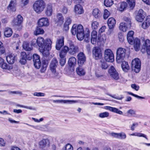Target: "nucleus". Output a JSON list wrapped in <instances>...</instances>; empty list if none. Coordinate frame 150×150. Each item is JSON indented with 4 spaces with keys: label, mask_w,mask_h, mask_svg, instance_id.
Segmentation results:
<instances>
[{
    "label": "nucleus",
    "mask_w": 150,
    "mask_h": 150,
    "mask_svg": "<svg viewBox=\"0 0 150 150\" xmlns=\"http://www.w3.org/2000/svg\"><path fill=\"white\" fill-rule=\"evenodd\" d=\"M38 45L40 47V52L43 55L46 57L49 54V51L51 49L52 42L50 39H46L45 43L43 38L39 37L37 38Z\"/></svg>",
    "instance_id": "f03ea898"
},
{
    "label": "nucleus",
    "mask_w": 150,
    "mask_h": 150,
    "mask_svg": "<svg viewBox=\"0 0 150 150\" xmlns=\"http://www.w3.org/2000/svg\"><path fill=\"white\" fill-rule=\"evenodd\" d=\"M100 11L98 8L94 9L93 11V15L96 18H98L100 17Z\"/></svg>",
    "instance_id": "e433bc0d"
},
{
    "label": "nucleus",
    "mask_w": 150,
    "mask_h": 150,
    "mask_svg": "<svg viewBox=\"0 0 150 150\" xmlns=\"http://www.w3.org/2000/svg\"><path fill=\"white\" fill-rule=\"evenodd\" d=\"M131 135L132 136H137L139 137H143L146 138L147 140H148V139L146 135L142 133H135L132 134H131Z\"/></svg>",
    "instance_id": "09e8293b"
},
{
    "label": "nucleus",
    "mask_w": 150,
    "mask_h": 150,
    "mask_svg": "<svg viewBox=\"0 0 150 150\" xmlns=\"http://www.w3.org/2000/svg\"><path fill=\"white\" fill-rule=\"evenodd\" d=\"M150 26V16L146 17L145 20L142 23V27L144 29H147Z\"/></svg>",
    "instance_id": "a211bd4d"
},
{
    "label": "nucleus",
    "mask_w": 150,
    "mask_h": 150,
    "mask_svg": "<svg viewBox=\"0 0 150 150\" xmlns=\"http://www.w3.org/2000/svg\"><path fill=\"white\" fill-rule=\"evenodd\" d=\"M91 25L92 29L93 30H96L99 26V23L97 21H93Z\"/></svg>",
    "instance_id": "ea45409f"
},
{
    "label": "nucleus",
    "mask_w": 150,
    "mask_h": 150,
    "mask_svg": "<svg viewBox=\"0 0 150 150\" xmlns=\"http://www.w3.org/2000/svg\"><path fill=\"white\" fill-rule=\"evenodd\" d=\"M107 95L117 100H122L123 98V97H122V96L121 97H119L116 96L115 95H112L109 94H107Z\"/></svg>",
    "instance_id": "4d7b16f0"
},
{
    "label": "nucleus",
    "mask_w": 150,
    "mask_h": 150,
    "mask_svg": "<svg viewBox=\"0 0 150 150\" xmlns=\"http://www.w3.org/2000/svg\"><path fill=\"white\" fill-rule=\"evenodd\" d=\"M97 34V32L95 30L93 31L91 33V42L93 44H94L96 43Z\"/></svg>",
    "instance_id": "b1692460"
},
{
    "label": "nucleus",
    "mask_w": 150,
    "mask_h": 150,
    "mask_svg": "<svg viewBox=\"0 0 150 150\" xmlns=\"http://www.w3.org/2000/svg\"><path fill=\"white\" fill-rule=\"evenodd\" d=\"M128 93L129 94L131 95L136 98H140V99H144V97L139 96L131 92H128Z\"/></svg>",
    "instance_id": "052dcab7"
},
{
    "label": "nucleus",
    "mask_w": 150,
    "mask_h": 150,
    "mask_svg": "<svg viewBox=\"0 0 150 150\" xmlns=\"http://www.w3.org/2000/svg\"><path fill=\"white\" fill-rule=\"evenodd\" d=\"M45 93L41 92H35L34 93L33 95L37 96H45Z\"/></svg>",
    "instance_id": "bf43d9fd"
},
{
    "label": "nucleus",
    "mask_w": 150,
    "mask_h": 150,
    "mask_svg": "<svg viewBox=\"0 0 150 150\" xmlns=\"http://www.w3.org/2000/svg\"><path fill=\"white\" fill-rule=\"evenodd\" d=\"M92 54L93 57L96 59H100L102 56V51L100 48L95 47L93 48Z\"/></svg>",
    "instance_id": "1a4fd4ad"
},
{
    "label": "nucleus",
    "mask_w": 150,
    "mask_h": 150,
    "mask_svg": "<svg viewBox=\"0 0 150 150\" xmlns=\"http://www.w3.org/2000/svg\"><path fill=\"white\" fill-rule=\"evenodd\" d=\"M69 45V53L71 55H74L79 51L78 47L74 45L73 42L70 40L68 41Z\"/></svg>",
    "instance_id": "6e6552de"
},
{
    "label": "nucleus",
    "mask_w": 150,
    "mask_h": 150,
    "mask_svg": "<svg viewBox=\"0 0 150 150\" xmlns=\"http://www.w3.org/2000/svg\"><path fill=\"white\" fill-rule=\"evenodd\" d=\"M6 60L8 63L10 64H13L16 59V56L12 54L7 56L6 57Z\"/></svg>",
    "instance_id": "6ab92c4d"
},
{
    "label": "nucleus",
    "mask_w": 150,
    "mask_h": 150,
    "mask_svg": "<svg viewBox=\"0 0 150 150\" xmlns=\"http://www.w3.org/2000/svg\"><path fill=\"white\" fill-rule=\"evenodd\" d=\"M78 62L79 65L82 66L84 64L86 60V56L83 52L79 53L77 55Z\"/></svg>",
    "instance_id": "ddd939ff"
},
{
    "label": "nucleus",
    "mask_w": 150,
    "mask_h": 150,
    "mask_svg": "<svg viewBox=\"0 0 150 150\" xmlns=\"http://www.w3.org/2000/svg\"><path fill=\"white\" fill-rule=\"evenodd\" d=\"M127 6V3L125 2H122L120 4L119 10L120 11H122Z\"/></svg>",
    "instance_id": "37998d69"
},
{
    "label": "nucleus",
    "mask_w": 150,
    "mask_h": 150,
    "mask_svg": "<svg viewBox=\"0 0 150 150\" xmlns=\"http://www.w3.org/2000/svg\"><path fill=\"white\" fill-rule=\"evenodd\" d=\"M131 87L136 90L137 91L138 90L139 88V86L135 84H133L131 85Z\"/></svg>",
    "instance_id": "0e129e2a"
},
{
    "label": "nucleus",
    "mask_w": 150,
    "mask_h": 150,
    "mask_svg": "<svg viewBox=\"0 0 150 150\" xmlns=\"http://www.w3.org/2000/svg\"><path fill=\"white\" fill-rule=\"evenodd\" d=\"M45 5V3L43 0H38L34 4L33 8L36 13L40 14L44 10Z\"/></svg>",
    "instance_id": "20e7f679"
},
{
    "label": "nucleus",
    "mask_w": 150,
    "mask_h": 150,
    "mask_svg": "<svg viewBox=\"0 0 150 150\" xmlns=\"http://www.w3.org/2000/svg\"><path fill=\"white\" fill-rule=\"evenodd\" d=\"M31 44L33 46H37L38 45L37 39H33L31 41Z\"/></svg>",
    "instance_id": "680f3d73"
},
{
    "label": "nucleus",
    "mask_w": 150,
    "mask_h": 150,
    "mask_svg": "<svg viewBox=\"0 0 150 150\" xmlns=\"http://www.w3.org/2000/svg\"><path fill=\"white\" fill-rule=\"evenodd\" d=\"M68 52H69L68 47L66 46H64L59 53V57H65Z\"/></svg>",
    "instance_id": "a878e982"
},
{
    "label": "nucleus",
    "mask_w": 150,
    "mask_h": 150,
    "mask_svg": "<svg viewBox=\"0 0 150 150\" xmlns=\"http://www.w3.org/2000/svg\"><path fill=\"white\" fill-rule=\"evenodd\" d=\"M23 47V49L27 51H30L33 50L32 46L30 45L26 42H24Z\"/></svg>",
    "instance_id": "473e14b6"
},
{
    "label": "nucleus",
    "mask_w": 150,
    "mask_h": 150,
    "mask_svg": "<svg viewBox=\"0 0 150 150\" xmlns=\"http://www.w3.org/2000/svg\"><path fill=\"white\" fill-rule=\"evenodd\" d=\"M104 4L106 7H110L113 4V1L112 0H105Z\"/></svg>",
    "instance_id": "79ce46f5"
},
{
    "label": "nucleus",
    "mask_w": 150,
    "mask_h": 150,
    "mask_svg": "<svg viewBox=\"0 0 150 150\" xmlns=\"http://www.w3.org/2000/svg\"><path fill=\"white\" fill-rule=\"evenodd\" d=\"M127 115L135 117L136 115V112L135 110L133 109H130L128 110L127 112Z\"/></svg>",
    "instance_id": "c03bdc74"
},
{
    "label": "nucleus",
    "mask_w": 150,
    "mask_h": 150,
    "mask_svg": "<svg viewBox=\"0 0 150 150\" xmlns=\"http://www.w3.org/2000/svg\"><path fill=\"white\" fill-rule=\"evenodd\" d=\"M0 67L4 69L10 70L12 69L11 66H9L6 63L4 62L3 63L0 64Z\"/></svg>",
    "instance_id": "4c0bfd02"
},
{
    "label": "nucleus",
    "mask_w": 150,
    "mask_h": 150,
    "mask_svg": "<svg viewBox=\"0 0 150 150\" xmlns=\"http://www.w3.org/2000/svg\"><path fill=\"white\" fill-rule=\"evenodd\" d=\"M61 58L60 60V63L62 66H63L66 63V58L65 57H60Z\"/></svg>",
    "instance_id": "603ef678"
},
{
    "label": "nucleus",
    "mask_w": 150,
    "mask_h": 150,
    "mask_svg": "<svg viewBox=\"0 0 150 150\" xmlns=\"http://www.w3.org/2000/svg\"><path fill=\"white\" fill-rule=\"evenodd\" d=\"M4 33L5 36L7 37H11L13 33L11 29L9 28H6L5 29Z\"/></svg>",
    "instance_id": "72a5a7b5"
},
{
    "label": "nucleus",
    "mask_w": 150,
    "mask_h": 150,
    "mask_svg": "<svg viewBox=\"0 0 150 150\" xmlns=\"http://www.w3.org/2000/svg\"><path fill=\"white\" fill-rule=\"evenodd\" d=\"M110 13L107 9H105L103 15V18L104 19H106L110 15Z\"/></svg>",
    "instance_id": "864d4df0"
},
{
    "label": "nucleus",
    "mask_w": 150,
    "mask_h": 150,
    "mask_svg": "<svg viewBox=\"0 0 150 150\" xmlns=\"http://www.w3.org/2000/svg\"><path fill=\"white\" fill-rule=\"evenodd\" d=\"M134 32L132 31H129L127 35V40L129 43L131 45H134L135 50L137 51L139 50L140 40L137 38L134 39L133 37Z\"/></svg>",
    "instance_id": "7ed1b4c3"
},
{
    "label": "nucleus",
    "mask_w": 150,
    "mask_h": 150,
    "mask_svg": "<svg viewBox=\"0 0 150 150\" xmlns=\"http://www.w3.org/2000/svg\"><path fill=\"white\" fill-rule=\"evenodd\" d=\"M146 15V13L142 9H139L136 16V19L139 22H141L144 20Z\"/></svg>",
    "instance_id": "9b49d317"
},
{
    "label": "nucleus",
    "mask_w": 150,
    "mask_h": 150,
    "mask_svg": "<svg viewBox=\"0 0 150 150\" xmlns=\"http://www.w3.org/2000/svg\"><path fill=\"white\" fill-rule=\"evenodd\" d=\"M57 18L58 19L59 23V24H62L64 22V18L62 16V14L59 13H58L57 16Z\"/></svg>",
    "instance_id": "a19ab883"
},
{
    "label": "nucleus",
    "mask_w": 150,
    "mask_h": 150,
    "mask_svg": "<svg viewBox=\"0 0 150 150\" xmlns=\"http://www.w3.org/2000/svg\"><path fill=\"white\" fill-rule=\"evenodd\" d=\"M71 32L73 35L76 34L77 38L79 40L81 41L84 38L86 42H89L90 32L88 29H86L84 34L83 27L82 25H74Z\"/></svg>",
    "instance_id": "f257e3e1"
},
{
    "label": "nucleus",
    "mask_w": 150,
    "mask_h": 150,
    "mask_svg": "<svg viewBox=\"0 0 150 150\" xmlns=\"http://www.w3.org/2000/svg\"><path fill=\"white\" fill-rule=\"evenodd\" d=\"M127 2L130 7L133 8L135 6V0H127Z\"/></svg>",
    "instance_id": "a18cd8bd"
},
{
    "label": "nucleus",
    "mask_w": 150,
    "mask_h": 150,
    "mask_svg": "<svg viewBox=\"0 0 150 150\" xmlns=\"http://www.w3.org/2000/svg\"><path fill=\"white\" fill-rule=\"evenodd\" d=\"M71 20L70 18H67L64 24H65L66 25L67 24V25H69L71 23Z\"/></svg>",
    "instance_id": "69168bd1"
},
{
    "label": "nucleus",
    "mask_w": 150,
    "mask_h": 150,
    "mask_svg": "<svg viewBox=\"0 0 150 150\" xmlns=\"http://www.w3.org/2000/svg\"><path fill=\"white\" fill-rule=\"evenodd\" d=\"M64 45V38L61 37L57 39V40L56 48L57 50H59Z\"/></svg>",
    "instance_id": "dca6fc26"
},
{
    "label": "nucleus",
    "mask_w": 150,
    "mask_h": 150,
    "mask_svg": "<svg viewBox=\"0 0 150 150\" xmlns=\"http://www.w3.org/2000/svg\"><path fill=\"white\" fill-rule=\"evenodd\" d=\"M33 60L35 67L38 69L40 68L41 63L39 56L37 54H34L33 56Z\"/></svg>",
    "instance_id": "f8f14e48"
},
{
    "label": "nucleus",
    "mask_w": 150,
    "mask_h": 150,
    "mask_svg": "<svg viewBox=\"0 0 150 150\" xmlns=\"http://www.w3.org/2000/svg\"><path fill=\"white\" fill-rule=\"evenodd\" d=\"M29 3V0H21V5L22 7H23L27 4Z\"/></svg>",
    "instance_id": "5fc2aeb1"
},
{
    "label": "nucleus",
    "mask_w": 150,
    "mask_h": 150,
    "mask_svg": "<svg viewBox=\"0 0 150 150\" xmlns=\"http://www.w3.org/2000/svg\"><path fill=\"white\" fill-rule=\"evenodd\" d=\"M38 23V25L40 27L47 26L49 24L48 19L46 18H43L39 19Z\"/></svg>",
    "instance_id": "4468645a"
},
{
    "label": "nucleus",
    "mask_w": 150,
    "mask_h": 150,
    "mask_svg": "<svg viewBox=\"0 0 150 150\" xmlns=\"http://www.w3.org/2000/svg\"><path fill=\"white\" fill-rule=\"evenodd\" d=\"M48 64L47 61H45L42 62V66L41 67L40 71L41 72H44L46 70Z\"/></svg>",
    "instance_id": "58836bf2"
},
{
    "label": "nucleus",
    "mask_w": 150,
    "mask_h": 150,
    "mask_svg": "<svg viewBox=\"0 0 150 150\" xmlns=\"http://www.w3.org/2000/svg\"><path fill=\"white\" fill-rule=\"evenodd\" d=\"M121 67L122 70L125 72H127L130 69L128 62L125 61L122 62Z\"/></svg>",
    "instance_id": "c756f323"
},
{
    "label": "nucleus",
    "mask_w": 150,
    "mask_h": 150,
    "mask_svg": "<svg viewBox=\"0 0 150 150\" xmlns=\"http://www.w3.org/2000/svg\"><path fill=\"white\" fill-rule=\"evenodd\" d=\"M77 74L79 76L84 75L86 74V71L84 69L81 67V66L79 65V67L76 69Z\"/></svg>",
    "instance_id": "bb28decb"
},
{
    "label": "nucleus",
    "mask_w": 150,
    "mask_h": 150,
    "mask_svg": "<svg viewBox=\"0 0 150 150\" xmlns=\"http://www.w3.org/2000/svg\"><path fill=\"white\" fill-rule=\"evenodd\" d=\"M23 21V18L20 15L17 16V18L14 19L13 24L14 25H19Z\"/></svg>",
    "instance_id": "f3484780"
},
{
    "label": "nucleus",
    "mask_w": 150,
    "mask_h": 150,
    "mask_svg": "<svg viewBox=\"0 0 150 150\" xmlns=\"http://www.w3.org/2000/svg\"><path fill=\"white\" fill-rule=\"evenodd\" d=\"M58 64V62L56 59L53 58L51 61L50 63V69L53 73L56 72V69Z\"/></svg>",
    "instance_id": "2eb2a0df"
},
{
    "label": "nucleus",
    "mask_w": 150,
    "mask_h": 150,
    "mask_svg": "<svg viewBox=\"0 0 150 150\" xmlns=\"http://www.w3.org/2000/svg\"><path fill=\"white\" fill-rule=\"evenodd\" d=\"M118 37L119 41L120 42H122L124 40L123 36L121 33H119L118 34Z\"/></svg>",
    "instance_id": "13d9d810"
},
{
    "label": "nucleus",
    "mask_w": 150,
    "mask_h": 150,
    "mask_svg": "<svg viewBox=\"0 0 150 150\" xmlns=\"http://www.w3.org/2000/svg\"><path fill=\"white\" fill-rule=\"evenodd\" d=\"M113 33V28H109L107 33V34L108 36H110Z\"/></svg>",
    "instance_id": "338daca9"
},
{
    "label": "nucleus",
    "mask_w": 150,
    "mask_h": 150,
    "mask_svg": "<svg viewBox=\"0 0 150 150\" xmlns=\"http://www.w3.org/2000/svg\"><path fill=\"white\" fill-rule=\"evenodd\" d=\"M112 79L117 80L120 78V75L114 67L112 66L108 71Z\"/></svg>",
    "instance_id": "9d476101"
},
{
    "label": "nucleus",
    "mask_w": 150,
    "mask_h": 150,
    "mask_svg": "<svg viewBox=\"0 0 150 150\" xmlns=\"http://www.w3.org/2000/svg\"><path fill=\"white\" fill-rule=\"evenodd\" d=\"M44 33V31L42 28L37 27L34 32V34L37 35L39 34H42Z\"/></svg>",
    "instance_id": "c9c22d12"
},
{
    "label": "nucleus",
    "mask_w": 150,
    "mask_h": 150,
    "mask_svg": "<svg viewBox=\"0 0 150 150\" xmlns=\"http://www.w3.org/2000/svg\"><path fill=\"white\" fill-rule=\"evenodd\" d=\"M76 59L74 57L70 58L68 61L69 66L71 67H74L76 63Z\"/></svg>",
    "instance_id": "f704fd0d"
},
{
    "label": "nucleus",
    "mask_w": 150,
    "mask_h": 150,
    "mask_svg": "<svg viewBox=\"0 0 150 150\" xmlns=\"http://www.w3.org/2000/svg\"><path fill=\"white\" fill-rule=\"evenodd\" d=\"M105 109L109 110L110 111L120 115H122L123 114V112L122 111L115 108H113L109 106H106L105 107Z\"/></svg>",
    "instance_id": "4be33fe9"
},
{
    "label": "nucleus",
    "mask_w": 150,
    "mask_h": 150,
    "mask_svg": "<svg viewBox=\"0 0 150 150\" xmlns=\"http://www.w3.org/2000/svg\"><path fill=\"white\" fill-rule=\"evenodd\" d=\"M49 142V140L47 139H44L39 142V146L41 148H44L46 147Z\"/></svg>",
    "instance_id": "c85d7f7f"
},
{
    "label": "nucleus",
    "mask_w": 150,
    "mask_h": 150,
    "mask_svg": "<svg viewBox=\"0 0 150 150\" xmlns=\"http://www.w3.org/2000/svg\"><path fill=\"white\" fill-rule=\"evenodd\" d=\"M74 10L76 13L78 14L83 13L84 11L82 7L79 4L75 6Z\"/></svg>",
    "instance_id": "412c9836"
},
{
    "label": "nucleus",
    "mask_w": 150,
    "mask_h": 150,
    "mask_svg": "<svg viewBox=\"0 0 150 150\" xmlns=\"http://www.w3.org/2000/svg\"><path fill=\"white\" fill-rule=\"evenodd\" d=\"M63 150H73L72 146L69 144H67L63 148Z\"/></svg>",
    "instance_id": "49530a36"
},
{
    "label": "nucleus",
    "mask_w": 150,
    "mask_h": 150,
    "mask_svg": "<svg viewBox=\"0 0 150 150\" xmlns=\"http://www.w3.org/2000/svg\"><path fill=\"white\" fill-rule=\"evenodd\" d=\"M52 101L53 103H64L70 104L78 102V101L77 100H52Z\"/></svg>",
    "instance_id": "393cba45"
},
{
    "label": "nucleus",
    "mask_w": 150,
    "mask_h": 150,
    "mask_svg": "<svg viewBox=\"0 0 150 150\" xmlns=\"http://www.w3.org/2000/svg\"><path fill=\"white\" fill-rule=\"evenodd\" d=\"M6 144L5 142L1 138H0V146H4Z\"/></svg>",
    "instance_id": "e2e57ef3"
},
{
    "label": "nucleus",
    "mask_w": 150,
    "mask_h": 150,
    "mask_svg": "<svg viewBox=\"0 0 150 150\" xmlns=\"http://www.w3.org/2000/svg\"><path fill=\"white\" fill-rule=\"evenodd\" d=\"M109 113L108 112L101 113L99 114V117L102 118L107 117L109 116Z\"/></svg>",
    "instance_id": "8fccbe9b"
},
{
    "label": "nucleus",
    "mask_w": 150,
    "mask_h": 150,
    "mask_svg": "<svg viewBox=\"0 0 150 150\" xmlns=\"http://www.w3.org/2000/svg\"><path fill=\"white\" fill-rule=\"evenodd\" d=\"M105 60L108 62H112L114 61V56L112 51L110 49H106L104 52Z\"/></svg>",
    "instance_id": "0eeeda50"
},
{
    "label": "nucleus",
    "mask_w": 150,
    "mask_h": 150,
    "mask_svg": "<svg viewBox=\"0 0 150 150\" xmlns=\"http://www.w3.org/2000/svg\"><path fill=\"white\" fill-rule=\"evenodd\" d=\"M129 28L127 25H126V24L124 22H122L120 23L119 26L120 30L123 32H126L128 28Z\"/></svg>",
    "instance_id": "2f4dec72"
},
{
    "label": "nucleus",
    "mask_w": 150,
    "mask_h": 150,
    "mask_svg": "<svg viewBox=\"0 0 150 150\" xmlns=\"http://www.w3.org/2000/svg\"><path fill=\"white\" fill-rule=\"evenodd\" d=\"M126 137V134L123 132H121L120 133H118V139H124Z\"/></svg>",
    "instance_id": "3c124183"
},
{
    "label": "nucleus",
    "mask_w": 150,
    "mask_h": 150,
    "mask_svg": "<svg viewBox=\"0 0 150 150\" xmlns=\"http://www.w3.org/2000/svg\"><path fill=\"white\" fill-rule=\"evenodd\" d=\"M17 1V0H11L10 3L8 7V9L12 11H15Z\"/></svg>",
    "instance_id": "aec40b11"
},
{
    "label": "nucleus",
    "mask_w": 150,
    "mask_h": 150,
    "mask_svg": "<svg viewBox=\"0 0 150 150\" xmlns=\"http://www.w3.org/2000/svg\"><path fill=\"white\" fill-rule=\"evenodd\" d=\"M126 50L121 47L118 48L117 51L116 60L117 63L121 62L125 57Z\"/></svg>",
    "instance_id": "423d86ee"
},
{
    "label": "nucleus",
    "mask_w": 150,
    "mask_h": 150,
    "mask_svg": "<svg viewBox=\"0 0 150 150\" xmlns=\"http://www.w3.org/2000/svg\"><path fill=\"white\" fill-rule=\"evenodd\" d=\"M52 5L50 4L48 5L45 12L46 14L48 16H50L52 15Z\"/></svg>",
    "instance_id": "7c9ffc66"
},
{
    "label": "nucleus",
    "mask_w": 150,
    "mask_h": 150,
    "mask_svg": "<svg viewBox=\"0 0 150 150\" xmlns=\"http://www.w3.org/2000/svg\"><path fill=\"white\" fill-rule=\"evenodd\" d=\"M115 20L113 18H110L108 20L107 24L109 28H113L116 24Z\"/></svg>",
    "instance_id": "5701e85b"
},
{
    "label": "nucleus",
    "mask_w": 150,
    "mask_h": 150,
    "mask_svg": "<svg viewBox=\"0 0 150 150\" xmlns=\"http://www.w3.org/2000/svg\"><path fill=\"white\" fill-rule=\"evenodd\" d=\"M141 62L140 60L138 58H136L132 61L131 67L132 70L136 73L139 72L141 69Z\"/></svg>",
    "instance_id": "39448f33"
},
{
    "label": "nucleus",
    "mask_w": 150,
    "mask_h": 150,
    "mask_svg": "<svg viewBox=\"0 0 150 150\" xmlns=\"http://www.w3.org/2000/svg\"><path fill=\"white\" fill-rule=\"evenodd\" d=\"M101 67L102 69H107L108 67V66L106 62H102L101 61Z\"/></svg>",
    "instance_id": "6e6d98bb"
},
{
    "label": "nucleus",
    "mask_w": 150,
    "mask_h": 150,
    "mask_svg": "<svg viewBox=\"0 0 150 150\" xmlns=\"http://www.w3.org/2000/svg\"><path fill=\"white\" fill-rule=\"evenodd\" d=\"M68 11L67 8L65 6L63 7L61 9V11L64 14H66Z\"/></svg>",
    "instance_id": "774afa93"
},
{
    "label": "nucleus",
    "mask_w": 150,
    "mask_h": 150,
    "mask_svg": "<svg viewBox=\"0 0 150 150\" xmlns=\"http://www.w3.org/2000/svg\"><path fill=\"white\" fill-rule=\"evenodd\" d=\"M27 55L25 52H22L21 53V59L20 60V63L22 64H25L26 62Z\"/></svg>",
    "instance_id": "cd10ccee"
},
{
    "label": "nucleus",
    "mask_w": 150,
    "mask_h": 150,
    "mask_svg": "<svg viewBox=\"0 0 150 150\" xmlns=\"http://www.w3.org/2000/svg\"><path fill=\"white\" fill-rule=\"evenodd\" d=\"M123 20L124 21L126 22V24L127 25V26H128V27L130 28L131 26V24L130 19L126 17H123Z\"/></svg>",
    "instance_id": "de8ad7c7"
}]
</instances>
